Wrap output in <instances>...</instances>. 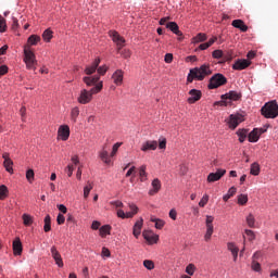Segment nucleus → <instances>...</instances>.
Here are the masks:
<instances>
[{
  "label": "nucleus",
  "instance_id": "obj_1",
  "mask_svg": "<svg viewBox=\"0 0 278 278\" xmlns=\"http://www.w3.org/2000/svg\"><path fill=\"white\" fill-rule=\"evenodd\" d=\"M210 75H212V68L210 67V65L203 64L200 67H194L190 70L187 81L188 84H192L194 79H197V81H203V79L210 77Z\"/></svg>",
  "mask_w": 278,
  "mask_h": 278
},
{
  "label": "nucleus",
  "instance_id": "obj_2",
  "mask_svg": "<svg viewBox=\"0 0 278 278\" xmlns=\"http://www.w3.org/2000/svg\"><path fill=\"white\" fill-rule=\"evenodd\" d=\"M110 36L113 42L117 46V53L123 55V58H130L131 52H129V50H123V47H125V38H123V36H121L116 30H111Z\"/></svg>",
  "mask_w": 278,
  "mask_h": 278
},
{
  "label": "nucleus",
  "instance_id": "obj_3",
  "mask_svg": "<svg viewBox=\"0 0 278 278\" xmlns=\"http://www.w3.org/2000/svg\"><path fill=\"white\" fill-rule=\"evenodd\" d=\"M262 116L265 118H277L278 116V104L277 100L269 101L264 104L261 109Z\"/></svg>",
  "mask_w": 278,
  "mask_h": 278
},
{
  "label": "nucleus",
  "instance_id": "obj_4",
  "mask_svg": "<svg viewBox=\"0 0 278 278\" xmlns=\"http://www.w3.org/2000/svg\"><path fill=\"white\" fill-rule=\"evenodd\" d=\"M24 62L28 71H36L38 61L36 60V54L29 49V47H24Z\"/></svg>",
  "mask_w": 278,
  "mask_h": 278
},
{
  "label": "nucleus",
  "instance_id": "obj_5",
  "mask_svg": "<svg viewBox=\"0 0 278 278\" xmlns=\"http://www.w3.org/2000/svg\"><path fill=\"white\" fill-rule=\"evenodd\" d=\"M225 84H227V77L217 73L210 78L207 88L208 90H216V88H220V86H225Z\"/></svg>",
  "mask_w": 278,
  "mask_h": 278
},
{
  "label": "nucleus",
  "instance_id": "obj_6",
  "mask_svg": "<svg viewBox=\"0 0 278 278\" xmlns=\"http://www.w3.org/2000/svg\"><path fill=\"white\" fill-rule=\"evenodd\" d=\"M240 99H242V93L238 92V91H229L226 94L222 96V101L217 102L220 103V105H231V101H240Z\"/></svg>",
  "mask_w": 278,
  "mask_h": 278
},
{
  "label": "nucleus",
  "instance_id": "obj_7",
  "mask_svg": "<svg viewBox=\"0 0 278 278\" xmlns=\"http://www.w3.org/2000/svg\"><path fill=\"white\" fill-rule=\"evenodd\" d=\"M214 216L212 215H206V220H205V225H206V233L204 236V239L206 242H208V240H212V233H214Z\"/></svg>",
  "mask_w": 278,
  "mask_h": 278
},
{
  "label": "nucleus",
  "instance_id": "obj_8",
  "mask_svg": "<svg viewBox=\"0 0 278 278\" xmlns=\"http://www.w3.org/2000/svg\"><path fill=\"white\" fill-rule=\"evenodd\" d=\"M240 123H244V115L242 114H231L229 116L228 125L230 129H236Z\"/></svg>",
  "mask_w": 278,
  "mask_h": 278
},
{
  "label": "nucleus",
  "instance_id": "obj_9",
  "mask_svg": "<svg viewBox=\"0 0 278 278\" xmlns=\"http://www.w3.org/2000/svg\"><path fill=\"white\" fill-rule=\"evenodd\" d=\"M50 253H51L52 258L54 260L56 266H59V268H63L64 267V261L62 260V254H60V251H58V248L55 245H53L50 249Z\"/></svg>",
  "mask_w": 278,
  "mask_h": 278
},
{
  "label": "nucleus",
  "instance_id": "obj_10",
  "mask_svg": "<svg viewBox=\"0 0 278 278\" xmlns=\"http://www.w3.org/2000/svg\"><path fill=\"white\" fill-rule=\"evenodd\" d=\"M2 157L4 160L3 166L7 170V173H10L11 175L14 174V168L12 167V166H14V162L12 161V159H10V153L4 152L2 154Z\"/></svg>",
  "mask_w": 278,
  "mask_h": 278
},
{
  "label": "nucleus",
  "instance_id": "obj_11",
  "mask_svg": "<svg viewBox=\"0 0 278 278\" xmlns=\"http://www.w3.org/2000/svg\"><path fill=\"white\" fill-rule=\"evenodd\" d=\"M144 240L149 242V244H157V241L160 240V236L155 235L151 230H144L142 233Z\"/></svg>",
  "mask_w": 278,
  "mask_h": 278
},
{
  "label": "nucleus",
  "instance_id": "obj_12",
  "mask_svg": "<svg viewBox=\"0 0 278 278\" xmlns=\"http://www.w3.org/2000/svg\"><path fill=\"white\" fill-rule=\"evenodd\" d=\"M58 136L61 140L66 141L71 138V127L68 125H62L59 127Z\"/></svg>",
  "mask_w": 278,
  "mask_h": 278
},
{
  "label": "nucleus",
  "instance_id": "obj_13",
  "mask_svg": "<svg viewBox=\"0 0 278 278\" xmlns=\"http://www.w3.org/2000/svg\"><path fill=\"white\" fill-rule=\"evenodd\" d=\"M227 173L226 169H217V173H211L207 176L208 184H214V181H220V178Z\"/></svg>",
  "mask_w": 278,
  "mask_h": 278
},
{
  "label": "nucleus",
  "instance_id": "obj_14",
  "mask_svg": "<svg viewBox=\"0 0 278 278\" xmlns=\"http://www.w3.org/2000/svg\"><path fill=\"white\" fill-rule=\"evenodd\" d=\"M78 103H80V105H86L88 103H90V101H92V98L90 96V93L88 92V90L83 89L80 91V94L77 99Z\"/></svg>",
  "mask_w": 278,
  "mask_h": 278
},
{
  "label": "nucleus",
  "instance_id": "obj_15",
  "mask_svg": "<svg viewBox=\"0 0 278 278\" xmlns=\"http://www.w3.org/2000/svg\"><path fill=\"white\" fill-rule=\"evenodd\" d=\"M251 66V62L247 59L237 60L232 65L233 71H244V68H249Z\"/></svg>",
  "mask_w": 278,
  "mask_h": 278
},
{
  "label": "nucleus",
  "instance_id": "obj_16",
  "mask_svg": "<svg viewBox=\"0 0 278 278\" xmlns=\"http://www.w3.org/2000/svg\"><path fill=\"white\" fill-rule=\"evenodd\" d=\"M190 97L188 98V103H197V101H201L202 92L199 89H191L189 91Z\"/></svg>",
  "mask_w": 278,
  "mask_h": 278
},
{
  "label": "nucleus",
  "instance_id": "obj_17",
  "mask_svg": "<svg viewBox=\"0 0 278 278\" xmlns=\"http://www.w3.org/2000/svg\"><path fill=\"white\" fill-rule=\"evenodd\" d=\"M152 189L149 190L148 194L150 197H155L160 190H162V181H160L157 178L152 180Z\"/></svg>",
  "mask_w": 278,
  "mask_h": 278
},
{
  "label": "nucleus",
  "instance_id": "obj_18",
  "mask_svg": "<svg viewBox=\"0 0 278 278\" xmlns=\"http://www.w3.org/2000/svg\"><path fill=\"white\" fill-rule=\"evenodd\" d=\"M99 64H101V59H96L91 65L87 66L85 68V73L86 75H92L94 73H97V68H99Z\"/></svg>",
  "mask_w": 278,
  "mask_h": 278
},
{
  "label": "nucleus",
  "instance_id": "obj_19",
  "mask_svg": "<svg viewBox=\"0 0 278 278\" xmlns=\"http://www.w3.org/2000/svg\"><path fill=\"white\" fill-rule=\"evenodd\" d=\"M123 77H124V73L122 70H117L113 73L112 75V79L114 81L115 86H122L123 85Z\"/></svg>",
  "mask_w": 278,
  "mask_h": 278
},
{
  "label": "nucleus",
  "instance_id": "obj_20",
  "mask_svg": "<svg viewBox=\"0 0 278 278\" xmlns=\"http://www.w3.org/2000/svg\"><path fill=\"white\" fill-rule=\"evenodd\" d=\"M143 223H144V219L140 218L134 225L132 235L135 236V238H139L140 233H142V225H143Z\"/></svg>",
  "mask_w": 278,
  "mask_h": 278
},
{
  "label": "nucleus",
  "instance_id": "obj_21",
  "mask_svg": "<svg viewBox=\"0 0 278 278\" xmlns=\"http://www.w3.org/2000/svg\"><path fill=\"white\" fill-rule=\"evenodd\" d=\"M231 25L236 27V29H240V31H249V26H247L242 20H233Z\"/></svg>",
  "mask_w": 278,
  "mask_h": 278
},
{
  "label": "nucleus",
  "instance_id": "obj_22",
  "mask_svg": "<svg viewBox=\"0 0 278 278\" xmlns=\"http://www.w3.org/2000/svg\"><path fill=\"white\" fill-rule=\"evenodd\" d=\"M13 253L14 255H21L23 253V243L20 238L13 241Z\"/></svg>",
  "mask_w": 278,
  "mask_h": 278
},
{
  "label": "nucleus",
  "instance_id": "obj_23",
  "mask_svg": "<svg viewBox=\"0 0 278 278\" xmlns=\"http://www.w3.org/2000/svg\"><path fill=\"white\" fill-rule=\"evenodd\" d=\"M157 149V141H146L142 147L141 151H155Z\"/></svg>",
  "mask_w": 278,
  "mask_h": 278
},
{
  "label": "nucleus",
  "instance_id": "obj_24",
  "mask_svg": "<svg viewBox=\"0 0 278 278\" xmlns=\"http://www.w3.org/2000/svg\"><path fill=\"white\" fill-rule=\"evenodd\" d=\"M108 146H104L102 151L100 152V159L104 164H112V159H110V154L108 153Z\"/></svg>",
  "mask_w": 278,
  "mask_h": 278
},
{
  "label": "nucleus",
  "instance_id": "obj_25",
  "mask_svg": "<svg viewBox=\"0 0 278 278\" xmlns=\"http://www.w3.org/2000/svg\"><path fill=\"white\" fill-rule=\"evenodd\" d=\"M166 28L173 31L176 36H181V30H179V25L175 22H169L166 24Z\"/></svg>",
  "mask_w": 278,
  "mask_h": 278
},
{
  "label": "nucleus",
  "instance_id": "obj_26",
  "mask_svg": "<svg viewBox=\"0 0 278 278\" xmlns=\"http://www.w3.org/2000/svg\"><path fill=\"white\" fill-rule=\"evenodd\" d=\"M249 142H257L260 140V128H254L249 135H248Z\"/></svg>",
  "mask_w": 278,
  "mask_h": 278
},
{
  "label": "nucleus",
  "instance_id": "obj_27",
  "mask_svg": "<svg viewBox=\"0 0 278 278\" xmlns=\"http://www.w3.org/2000/svg\"><path fill=\"white\" fill-rule=\"evenodd\" d=\"M38 42H40V36L31 35L28 37L27 45L25 47H28V49H30V47H36Z\"/></svg>",
  "mask_w": 278,
  "mask_h": 278
},
{
  "label": "nucleus",
  "instance_id": "obj_28",
  "mask_svg": "<svg viewBox=\"0 0 278 278\" xmlns=\"http://www.w3.org/2000/svg\"><path fill=\"white\" fill-rule=\"evenodd\" d=\"M139 179L141 182L149 180V174H147V165H142L139 167Z\"/></svg>",
  "mask_w": 278,
  "mask_h": 278
},
{
  "label": "nucleus",
  "instance_id": "obj_29",
  "mask_svg": "<svg viewBox=\"0 0 278 278\" xmlns=\"http://www.w3.org/2000/svg\"><path fill=\"white\" fill-rule=\"evenodd\" d=\"M100 77L99 76H93V77H90V76H85L83 78L84 80V84H86V86H94V84H97L99 81Z\"/></svg>",
  "mask_w": 278,
  "mask_h": 278
},
{
  "label": "nucleus",
  "instance_id": "obj_30",
  "mask_svg": "<svg viewBox=\"0 0 278 278\" xmlns=\"http://www.w3.org/2000/svg\"><path fill=\"white\" fill-rule=\"evenodd\" d=\"M99 231H100L101 238H105L106 236H110L112 233V226L110 225L101 226Z\"/></svg>",
  "mask_w": 278,
  "mask_h": 278
},
{
  "label": "nucleus",
  "instance_id": "obj_31",
  "mask_svg": "<svg viewBox=\"0 0 278 278\" xmlns=\"http://www.w3.org/2000/svg\"><path fill=\"white\" fill-rule=\"evenodd\" d=\"M103 90V81L98 83L93 88H91L88 93L90 94L91 99L93 94H99Z\"/></svg>",
  "mask_w": 278,
  "mask_h": 278
},
{
  "label": "nucleus",
  "instance_id": "obj_32",
  "mask_svg": "<svg viewBox=\"0 0 278 278\" xmlns=\"http://www.w3.org/2000/svg\"><path fill=\"white\" fill-rule=\"evenodd\" d=\"M237 136L239 137V142H244L247 140V136H249L248 129H239L237 130Z\"/></svg>",
  "mask_w": 278,
  "mask_h": 278
},
{
  "label": "nucleus",
  "instance_id": "obj_33",
  "mask_svg": "<svg viewBox=\"0 0 278 278\" xmlns=\"http://www.w3.org/2000/svg\"><path fill=\"white\" fill-rule=\"evenodd\" d=\"M53 38V30H50L49 28L46 29L42 33V39L45 40V42H51V39Z\"/></svg>",
  "mask_w": 278,
  "mask_h": 278
},
{
  "label": "nucleus",
  "instance_id": "obj_34",
  "mask_svg": "<svg viewBox=\"0 0 278 278\" xmlns=\"http://www.w3.org/2000/svg\"><path fill=\"white\" fill-rule=\"evenodd\" d=\"M51 230V216L47 215L45 217V226H43V231L46 233H49V231Z\"/></svg>",
  "mask_w": 278,
  "mask_h": 278
},
{
  "label": "nucleus",
  "instance_id": "obj_35",
  "mask_svg": "<svg viewBox=\"0 0 278 278\" xmlns=\"http://www.w3.org/2000/svg\"><path fill=\"white\" fill-rule=\"evenodd\" d=\"M236 192H237L236 187H231V188L228 190L227 194H225V195L223 197V201H225V202L229 201V200L231 199V197H233V194H236Z\"/></svg>",
  "mask_w": 278,
  "mask_h": 278
},
{
  "label": "nucleus",
  "instance_id": "obj_36",
  "mask_svg": "<svg viewBox=\"0 0 278 278\" xmlns=\"http://www.w3.org/2000/svg\"><path fill=\"white\" fill-rule=\"evenodd\" d=\"M205 40H207V35L203 34V33H199L194 38H193V42L199 43V42H205Z\"/></svg>",
  "mask_w": 278,
  "mask_h": 278
},
{
  "label": "nucleus",
  "instance_id": "obj_37",
  "mask_svg": "<svg viewBox=\"0 0 278 278\" xmlns=\"http://www.w3.org/2000/svg\"><path fill=\"white\" fill-rule=\"evenodd\" d=\"M245 220L248 227H250L251 229L255 228V216H253V214H249Z\"/></svg>",
  "mask_w": 278,
  "mask_h": 278
},
{
  "label": "nucleus",
  "instance_id": "obj_38",
  "mask_svg": "<svg viewBox=\"0 0 278 278\" xmlns=\"http://www.w3.org/2000/svg\"><path fill=\"white\" fill-rule=\"evenodd\" d=\"M251 175H254L257 177L260 175V164L258 163H252L251 168H250Z\"/></svg>",
  "mask_w": 278,
  "mask_h": 278
},
{
  "label": "nucleus",
  "instance_id": "obj_39",
  "mask_svg": "<svg viewBox=\"0 0 278 278\" xmlns=\"http://www.w3.org/2000/svg\"><path fill=\"white\" fill-rule=\"evenodd\" d=\"M130 212H128V217L134 218L138 214V206L134 203L129 204Z\"/></svg>",
  "mask_w": 278,
  "mask_h": 278
},
{
  "label": "nucleus",
  "instance_id": "obj_40",
  "mask_svg": "<svg viewBox=\"0 0 278 278\" xmlns=\"http://www.w3.org/2000/svg\"><path fill=\"white\" fill-rule=\"evenodd\" d=\"M77 116H79V108L75 106L71 111V118L73 123H77Z\"/></svg>",
  "mask_w": 278,
  "mask_h": 278
},
{
  "label": "nucleus",
  "instance_id": "obj_41",
  "mask_svg": "<svg viewBox=\"0 0 278 278\" xmlns=\"http://www.w3.org/2000/svg\"><path fill=\"white\" fill-rule=\"evenodd\" d=\"M22 218H23V223L26 227H29V225H31L34 223V218L28 214H24L22 216Z\"/></svg>",
  "mask_w": 278,
  "mask_h": 278
},
{
  "label": "nucleus",
  "instance_id": "obj_42",
  "mask_svg": "<svg viewBox=\"0 0 278 278\" xmlns=\"http://www.w3.org/2000/svg\"><path fill=\"white\" fill-rule=\"evenodd\" d=\"M8 198V187L5 185L0 186V200L3 201Z\"/></svg>",
  "mask_w": 278,
  "mask_h": 278
},
{
  "label": "nucleus",
  "instance_id": "obj_43",
  "mask_svg": "<svg viewBox=\"0 0 278 278\" xmlns=\"http://www.w3.org/2000/svg\"><path fill=\"white\" fill-rule=\"evenodd\" d=\"M227 249H228V251H230L231 254H233V253H240V249H238V248L236 247V243H233V242H228V243H227Z\"/></svg>",
  "mask_w": 278,
  "mask_h": 278
},
{
  "label": "nucleus",
  "instance_id": "obj_44",
  "mask_svg": "<svg viewBox=\"0 0 278 278\" xmlns=\"http://www.w3.org/2000/svg\"><path fill=\"white\" fill-rule=\"evenodd\" d=\"M238 203H239V205H247V203H249V195L240 194L238 197Z\"/></svg>",
  "mask_w": 278,
  "mask_h": 278
},
{
  "label": "nucleus",
  "instance_id": "obj_45",
  "mask_svg": "<svg viewBox=\"0 0 278 278\" xmlns=\"http://www.w3.org/2000/svg\"><path fill=\"white\" fill-rule=\"evenodd\" d=\"M212 56L215 60H223V58H225V52H223V50H215L213 51Z\"/></svg>",
  "mask_w": 278,
  "mask_h": 278
},
{
  "label": "nucleus",
  "instance_id": "obj_46",
  "mask_svg": "<svg viewBox=\"0 0 278 278\" xmlns=\"http://www.w3.org/2000/svg\"><path fill=\"white\" fill-rule=\"evenodd\" d=\"M151 223H155L156 229H163L165 225L164 220L157 218H151Z\"/></svg>",
  "mask_w": 278,
  "mask_h": 278
},
{
  "label": "nucleus",
  "instance_id": "obj_47",
  "mask_svg": "<svg viewBox=\"0 0 278 278\" xmlns=\"http://www.w3.org/2000/svg\"><path fill=\"white\" fill-rule=\"evenodd\" d=\"M143 266L148 270H153V268H155V263H153V261H151V260H146V261H143Z\"/></svg>",
  "mask_w": 278,
  "mask_h": 278
},
{
  "label": "nucleus",
  "instance_id": "obj_48",
  "mask_svg": "<svg viewBox=\"0 0 278 278\" xmlns=\"http://www.w3.org/2000/svg\"><path fill=\"white\" fill-rule=\"evenodd\" d=\"M91 190H92V184L88 182V185L84 187V199H88V197H90Z\"/></svg>",
  "mask_w": 278,
  "mask_h": 278
},
{
  "label": "nucleus",
  "instance_id": "obj_49",
  "mask_svg": "<svg viewBox=\"0 0 278 278\" xmlns=\"http://www.w3.org/2000/svg\"><path fill=\"white\" fill-rule=\"evenodd\" d=\"M208 201H210V195L204 194L199 202V207H205Z\"/></svg>",
  "mask_w": 278,
  "mask_h": 278
},
{
  "label": "nucleus",
  "instance_id": "obj_50",
  "mask_svg": "<svg viewBox=\"0 0 278 278\" xmlns=\"http://www.w3.org/2000/svg\"><path fill=\"white\" fill-rule=\"evenodd\" d=\"M34 177H35L34 169H28L26 172V179L29 184H34Z\"/></svg>",
  "mask_w": 278,
  "mask_h": 278
},
{
  "label": "nucleus",
  "instance_id": "obj_51",
  "mask_svg": "<svg viewBox=\"0 0 278 278\" xmlns=\"http://www.w3.org/2000/svg\"><path fill=\"white\" fill-rule=\"evenodd\" d=\"M8 29V25L5 24V18L0 14V33L3 34Z\"/></svg>",
  "mask_w": 278,
  "mask_h": 278
},
{
  "label": "nucleus",
  "instance_id": "obj_52",
  "mask_svg": "<svg viewBox=\"0 0 278 278\" xmlns=\"http://www.w3.org/2000/svg\"><path fill=\"white\" fill-rule=\"evenodd\" d=\"M194 270H197V267L194 266V264H189L187 267H186V273L187 275H194Z\"/></svg>",
  "mask_w": 278,
  "mask_h": 278
},
{
  "label": "nucleus",
  "instance_id": "obj_53",
  "mask_svg": "<svg viewBox=\"0 0 278 278\" xmlns=\"http://www.w3.org/2000/svg\"><path fill=\"white\" fill-rule=\"evenodd\" d=\"M244 232L248 236V240L250 242H253V240H255V232L253 230L245 229Z\"/></svg>",
  "mask_w": 278,
  "mask_h": 278
},
{
  "label": "nucleus",
  "instance_id": "obj_54",
  "mask_svg": "<svg viewBox=\"0 0 278 278\" xmlns=\"http://www.w3.org/2000/svg\"><path fill=\"white\" fill-rule=\"evenodd\" d=\"M121 144H123V143L117 142L113 146L110 157H114V155H116V153H118V149H121Z\"/></svg>",
  "mask_w": 278,
  "mask_h": 278
},
{
  "label": "nucleus",
  "instance_id": "obj_55",
  "mask_svg": "<svg viewBox=\"0 0 278 278\" xmlns=\"http://www.w3.org/2000/svg\"><path fill=\"white\" fill-rule=\"evenodd\" d=\"M252 269L255 270V273H260L262 270V265L257 261H252Z\"/></svg>",
  "mask_w": 278,
  "mask_h": 278
},
{
  "label": "nucleus",
  "instance_id": "obj_56",
  "mask_svg": "<svg viewBox=\"0 0 278 278\" xmlns=\"http://www.w3.org/2000/svg\"><path fill=\"white\" fill-rule=\"evenodd\" d=\"M117 217L118 218H123V219H125V218H131V217H129L128 216V213H125V211H123V210H117Z\"/></svg>",
  "mask_w": 278,
  "mask_h": 278
},
{
  "label": "nucleus",
  "instance_id": "obj_57",
  "mask_svg": "<svg viewBox=\"0 0 278 278\" xmlns=\"http://www.w3.org/2000/svg\"><path fill=\"white\" fill-rule=\"evenodd\" d=\"M223 60H224V62H229V61L233 60V54L231 52H226V53H224Z\"/></svg>",
  "mask_w": 278,
  "mask_h": 278
},
{
  "label": "nucleus",
  "instance_id": "obj_58",
  "mask_svg": "<svg viewBox=\"0 0 278 278\" xmlns=\"http://www.w3.org/2000/svg\"><path fill=\"white\" fill-rule=\"evenodd\" d=\"M73 170H75V167L73 165H67L65 168V173H67V177H73Z\"/></svg>",
  "mask_w": 278,
  "mask_h": 278
},
{
  "label": "nucleus",
  "instance_id": "obj_59",
  "mask_svg": "<svg viewBox=\"0 0 278 278\" xmlns=\"http://www.w3.org/2000/svg\"><path fill=\"white\" fill-rule=\"evenodd\" d=\"M164 62H166V64H172L173 63V53H166L165 58H164Z\"/></svg>",
  "mask_w": 278,
  "mask_h": 278
},
{
  "label": "nucleus",
  "instance_id": "obj_60",
  "mask_svg": "<svg viewBox=\"0 0 278 278\" xmlns=\"http://www.w3.org/2000/svg\"><path fill=\"white\" fill-rule=\"evenodd\" d=\"M66 218L62 215V213H60L56 217V223L58 225H64Z\"/></svg>",
  "mask_w": 278,
  "mask_h": 278
},
{
  "label": "nucleus",
  "instance_id": "obj_61",
  "mask_svg": "<svg viewBox=\"0 0 278 278\" xmlns=\"http://www.w3.org/2000/svg\"><path fill=\"white\" fill-rule=\"evenodd\" d=\"M13 24H12V29L13 31H16V29H18L20 24H18V20L16 17H12Z\"/></svg>",
  "mask_w": 278,
  "mask_h": 278
},
{
  "label": "nucleus",
  "instance_id": "obj_62",
  "mask_svg": "<svg viewBox=\"0 0 278 278\" xmlns=\"http://www.w3.org/2000/svg\"><path fill=\"white\" fill-rule=\"evenodd\" d=\"M97 71L100 75H105V73H108V67L105 65H102L98 67Z\"/></svg>",
  "mask_w": 278,
  "mask_h": 278
},
{
  "label": "nucleus",
  "instance_id": "obj_63",
  "mask_svg": "<svg viewBox=\"0 0 278 278\" xmlns=\"http://www.w3.org/2000/svg\"><path fill=\"white\" fill-rule=\"evenodd\" d=\"M159 149H166V138L160 139Z\"/></svg>",
  "mask_w": 278,
  "mask_h": 278
},
{
  "label": "nucleus",
  "instance_id": "obj_64",
  "mask_svg": "<svg viewBox=\"0 0 278 278\" xmlns=\"http://www.w3.org/2000/svg\"><path fill=\"white\" fill-rule=\"evenodd\" d=\"M8 73V66L7 65H1L0 66V77H3Z\"/></svg>",
  "mask_w": 278,
  "mask_h": 278
}]
</instances>
